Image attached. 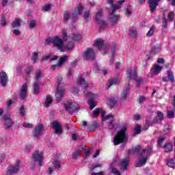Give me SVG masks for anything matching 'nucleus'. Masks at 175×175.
<instances>
[{"label": "nucleus", "instance_id": "nucleus-1", "mask_svg": "<svg viewBox=\"0 0 175 175\" xmlns=\"http://www.w3.org/2000/svg\"><path fill=\"white\" fill-rule=\"evenodd\" d=\"M128 129V124L123 123L122 129L116 133L113 137V144L114 146H119L122 143H125L126 140V130Z\"/></svg>", "mask_w": 175, "mask_h": 175}, {"label": "nucleus", "instance_id": "nucleus-2", "mask_svg": "<svg viewBox=\"0 0 175 175\" xmlns=\"http://www.w3.org/2000/svg\"><path fill=\"white\" fill-rule=\"evenodd\" d=\"M101 113V117L103 118V121H106V120H109V124H108V128L109 129L111 130L113 129V128H118L120 125L117 123H114V115L109 114L105 116L106 111L105 109H103L100 111Z\"/></svg>", "mask_w": 175, "mask_h": 175}, {"label": "nucleus", "instance_id": "nucleus-3", "mask_svg": "<svg viewBox=\"0 0 175 175\" xmlns=\"http://www.w3.org/2000/svg\"><path fill=\"white\" fill-rule=\"evenodd\" d=\"M62 77H59L57 78V91L55 94V96H56V100L57 102H61V100H62V98H64V95H65V92L66 91V90H65L64 88H61L59 87H61V84H64V82H62Z\"/></svg>", "mask_w": 175, "mask_h": 175}, {"label": "nucleus", "instance_id": "nucleus-4", "mask_svg": "<svg viewBox=\"0 0 175 175\" xmlns=\"http://www.w3.org/2000/svg\"><path fill=\"white\" fill-rule=\"evenodd\" d=\"M21 169V161L18 160L15 162L14 165L9 166L6 170V175L17 174Z\"/></svg>", "mask_w": 175, "mask_h": 175}, {"label": "nucleus", "instance_id": "nucleus-5", "mask_svg": "<svg viewBox=\"0 0 175 175\" xmlns=\"http://www.w3.org/2000/svg\"><path fill=\"white\" fill-rule=\"evenodd\" d=\"M53 46L57 47L60 51H65L66 50V46H64V42L59 37H55L53 40Z\"/></svg>", "mask_w": 175, "mask_h": 175}, {"label": "nucleus", "instance_id": "nucleus-6", "mask_svg": "<svg viewBox=\"0 0 175 175\" xmlns=\"http://www.w3.org/2000/svg\"><path fill=\"white\" fill-rule=\"evenodd\" d=\"M32 158L35 162H38V166H43V153H39V151L36 150L32 154Z\"/></svg>", "mask_w": 175, "mask_h": 175}, {"label": "nucleus", "instance_id": "nucleus-7", "mask_svg": "<svg viewBox=\"0 0 175 175\" xmlns=\"http://www.w3.org/2000/svg\"><path fill=\"white\" fill-rule=\"evenodd\" d=\"M77 83L78 85H83L81 90L84 92L85 95H86L87 96L88 95V91H87V88H88V85H87L85 79H84V78H83L81 76H79L77 80Z\"/></svg>", "mask_w": 175, "mask_h": 175}, {"label": "nucleus", "instance_id": "nucleus-8", "mask_svg": "<svg viewBox=\"0 0 175 175\" xmlns=\"http://www.w3.org/2000/svg\"><path fill=\"white\" fill-rule=\"evenodd\" d=\"M154 145L152 144H150L148 145L146 148L143 149L139 155L140 157H143L145 154H146V156L148 158H150V157H151L152 154H154Z\"/></svg>", "mask_w": 175, "mask_h": 175}, {"label": "nucleus", "instance_id": "nucleus-9", "mask_svg": "<svg viewBox=\"0 0 175 175\" xmlns=\"http://www.w3.org/2000/svg\"><path fill=\"white\" fill-rule=\"evenodd\" d=\"M65 109L68 113H76L79 110V105L68 103L64 105Z\"/></svg>", "mask_w": 175, "mask_h": 175}, {"label": "nucleus", "instance_id": "nucleus-10", "mask_svg": "<svg viewBox=\"0 0 175 175\" xmlns=\"http://www.w3.org/2000/svg\"><path fill=\"white\" fill-rule=\"evenodd\" d=\"M27 96H28V85H27V83H24L22 85L21 89L19 99H21V100H24V99H26Z\"/></svg>", "mask_w": 175, "mask_h": 175}, {"label": "nucleus", "instance_id": "nucleus-11", "mask_svg": "<svg viewBox=\"0 0 175 175\" xmlns=\"http://www.w3.org/2000/svg\"><path fill=\"white\" fill-rule=\"evenodd\" d=\"M161 0H148L150 13H154L158 8V5Z\"/></svg>", "mask_w": 175, "mask_h": 175}, {"label": "nucleus", "instance_id": "nucleus-12", "mask_svg": "<svg viewBox=\"0 0 175 175\" xmlns=\"http://www.w3.org/2000/svg\"><path fill=\"white\" fill-rule=\"evenodd\" d=\"M3 120L5 121L4 128L5 129H10L13 125V121L10 118V115L5 114L3 117Z\"/></svg>", "mask_w": 175, "mask_h": 175}, {"label": "nucleus", "instance_id": "nucleus-13", "mask_svg": "<svg viewBox=\"0 0 175 175\" xmlns=\"http://www.w3.org/2000/svg\"><path fill=\"white\" fill-rule=\"evenodd\" d=\"M52 124V128L55 129V133L59 136L62 133V126L57 121H54Z\"/></svg>", "mask_w": 175, "mask_h": 175}, {"label": "nucleus", "instance_id": "nucleus-14", "mask_svg": "<svg viewBox=\"0 0 175 175\" xmlns=\"http://www.w3.org/2000/svg\"><path fill=\"white\" fill-rule=\"evenodd\" d=\"M162 51V45L161 44H156L153 45L150 54L152 55H157V54H159Z\"/></svg>", "mask_w": 175, "mask_h": 175}, {"label": "nucleus", "instance_id": "nucleus-15", "mask_svg": "<svg viewBox=\"0 0 175 175\" xmlns=\"http://www.w3.org/2000/svg\"><path fill=\"white\" fill-rule=\"evenodd\" d=\"M43 124H38L35 129L33 130V135L35 136V137H39L40 136V134L43 131Z\"/></svg>", "mask_w": 175, "mask_h": 175}, {"label": "nucleus", "instance_id": "nucleus-16", "mask_svg": "<svg viewBox=\"0 0 175 175\" xmlns=\"http://www.w3.org/2000/svg\"><path fill=\"white\" fill-rule=\"evenodd\" d=\"M8 84V74L5 72H0V85L5 87Z\"/></svg>", "mask_w": 175, "mask_h": 175}, {"label": "nucleus", "instance_id": "nucleus-17", "mask_svg": "<svg viewBox=\"0 0 175 175\" xmlns=\"http://www.w3.org/2000/svg\"><path fill=\"white\" fill-rule=\"evenodd\" d=\"M83 12V5L79 4L77 7V10L72 14V21H76L77 20V16L81 14Z\"/></svg>", "mask_w": 175, "mask_h": 175}, {"label": "nucleus", "instance_id": "nucleus-18", "mask_svg": "<svg viewBox=\"0 0 175 175\" xmlns=\"http://www.w3.org/2000/svg\"><path fill=\"white\" fill-rule=\"evenodd\" d=\"M128 165H129V159L126 158L123 159L122 161L120 162L121 170H123V172H125V170H127Z\"/></svg>", "mask_w": 175, "mask_h": 175}, {"label": "nucleus", "instance_id": "nucleus-19", "mask_svg": "<svg viewBox=\"0 0 175 175\" xmlns=\"http://www.w3.org/2000/svg\"><path fill=\"white\" fill-rule=\"evenodd\" d=\"M129 90H131V85L128 84V85L126 87V90H124L120 94V98L122 100H125L128 97Z\"/></svg>", "mask_w": 175, "mask_h": 175}, {"label": "nucleus", "instance_id": "nucleus-20", "mask_svg": "<svg viewBox=\"0 0 175 175\" xmlns=\"http://www.w3.org/2000/svg\"><path fill=\"white\" fill-rule=\"evenodd\" d=\"M103 14V10H98V12L94 18V21L98 24L100 21H102V15Z\"/></svg>", "mask_w": 175, "mask_h": 175}, {"label": "nucleus", "instance_id": "nucleus-21", "mask_svg": "<svg viewBox=\"0 0 175 175\" xmlns=\"http://www.w3.org/2000/svg\"><path fill=\"white\" fill-rule=\"evenodd\" d=\"M137 77V74L136 73V71L135 70H129V76L127 77L129 81H131L132 79L136 80Z\"/></svg>", "mask_w": 175, "mask_h": 175}, {"label": "nucleus", "instance_id": "nucleus-22", "mask_svg": "<svg viewBox=\"0 0 175 175\" xmlns=\"http://www.w3.org/2000/svg\"><path fill=\"white\" fill-rule=\"evenodd\" d=\"M95 54H96V50L92 48H88V59L94 61L95 59Z\"/></svg>", "mask_w": 175, "mask_h": 175}, {"label": "nucleus", "instance_id": "nucleus-23", "mask_svg": "<svg viewBox=\"0 0 175 175\" xmlns=\"http://www.w3.org/2000/svg\"><path fill=\"white\" fill-rule=\"evenodd\" d=\"M94 44L96 46V47L98 49V50H102L103 49V46L105 44V41L101 39H96L94 41Z\"/></svg>", "mask_w": 175, "mask_h": 175}, {"label": "nucleus", "instance_id": "nucleus-24", "mask_svg": "<svg viewBox=\"0 0 175 175\" xmlns=\"http://www.w3.org/2000/svg\"><path fill=\"white\" fill-rule=\"evenodd\" d=\"M147 159H148V157L146 156L145 157L139 159V161L136 164V167H142V166H144V165H146L147 163Z\"/></svg>", "mask_w": 175, "mask_h": 175}, {"label": "nucleus", "instance_id": "nucleus-25", "mask_svg": "<svg viewBox=\"0 0 175 175\" xmlns=\"http://www.w3.org/2000/svg\"><path fill=\"white\" fill-rule=\"evenodd\" d=\"M68 59H69V56L68 55H64L59 57L58 60L59 67H62L64 64H65V62L68 61Z\"/></svg>", "mask_w": 175, "mask_h": 175}, {"label": "nucleus", "instance_id": "nucleus-26", "mask_svg": "<svg viewBox=\"0 0 175 175\" xmlns=\"http://www.w3.org/2000/svg\"><path fill=\"white\" fill-rule=\"evenodd\" d=\"M165 152H172L173 151V144L172 143H167L163 146Z\"/></svg>", "mask_w": 175, "mask_h": 175}, {"label": "nucleus", "instance_id": "nucleus-27", "mask_svg": "<svg viewBox=\"0 0 175 175\" xmlns=\"http://www.w3.org/2000/svg\"><path fill=\"white\" fill-rule=\"evenodd\" d=\"M110 19L111 20V25L114 27L117 23H118V20H120V15H112L110 16Z\"/></svg>", "mask_w": 175, "mask_h": 175}, {"label": "nucleus", "instance_id": "nucleus-28", "mask_svg": "<svg viewBox=\"0 0 175 175\" xmlns=\"http://www.w3.org/2000/svg\"><path fill=\"white\" fill-rule=\"evenodd\" d=\"M161 70H162V67L158 64H155L154 68H152L150 72L154 75V73H161Z\"/></svg>", "mask_w": 175, "mask_h": 175}, {"label": "nucleus", "instance_id": "nucleus-29", "mask_svg": "<svg viewBox=\"0 0 175 175\" xmlns=\"http://www.w3.org/2000/svg\"><path fill=\"white\" fill-rule=\"evenodd\" d=\"M40 92V88L39 87V81H36L33 83V94L38 95Z\"/></svg>", "mask_w": 175, "mask_h": 175}, {"label": "nucleus", "instance_id": "nucleus-30", "mask_svg": "<svg viewBox=\"0 0 175 175\" xmlns=\"http://www.w3.org/2000/svg\"><path fill=\"white\" fill-rule=\"evenodd\" d=\"M51 103H53V98L49 94L46 96V99L44 103L45 107H50Z\"/></svg>", "mask_w": 175, "mask_h": 175}, {"label": "nucleus", "instance_id": "nucleus-31", "mask_svg": "<svg viewBox=\"0 0 175 175\" xmlns=\"http://www.w3.org/2000/svg\"><path fill=\"white\" fill-rule=\"evenodd\" d=\"M89 100L96 101L98 100V94L92 92H88Z\"/></svg>", "mask_w": 175, "mask_h": 175}, {"label": "nucleus", "instance_id": "nucleus-32", "mask_svg": "<svg viewBox=\"0 0 175 175\" xmlns=\"http://www.w3.org/2000/svg\"><path fill=\"white\" fill-rule=\"evenodd\" d=\"M150 121H151V117L148 116L147 119L145 121V125L144 128V131H148V128H150L151 125Z\"/></svg>", "mask_w": 175, "mask_h": 175}, {"label": "nucleus", "instance_id": "nucleus-33", "mask_svg": "<svg viewBox=\"0 0 175 175\" xmlns=\"http://www.w3.org/2000/svg\"><path fill=\"white\" fill-rule=\"evenodd\" d=\"M167 77L170 81L174 83V75L172 70H168L167 72Z\"/></svg>", "mask_w": 175, "mask_h": 175}, {"label": "nucleus", "instance_id": "nucleus-34", "mask_svg": "<svg viewBox=\"0 0 175 175\" xmlns=\"http://www.w3.org/2000/svg\"><path fill=\"white\" fill-rule=\"evenodd\" d=\"M88 105H89L90 109V110H94V109H95V107H96L97 103H96V101L89 100L88 101Z\"/></svg>", "mask_w": 175, "mask_h": 175}, {"label": "nucleus", "instance_id": "nucleus-35", "mask_svg": "<svg viewBox=\"0 0 175 175\" xmlns=\"http://www.w3.org/2000/svg\"><path fill=\"white\" fill-rule=\"evenodd\" d=\"M166 140V137H159L157 140V147H163L162 146V144H163V142Z\"/></svg>", "mask_w": 175, "mask_h": 175}, {"label": "nucleus", "instance_id": "nucleus-36", "mask_svg": "<svg viewBox=\"0 0 175 175\" xmlns=\"http://www.w3.org/2000/svg\"><path fill=\"white\" fill-rule=\"evenodd\" d=\"M20 25H21V21H20V19L18 18H16L12 24L13 28H18Z\"/></svg>", "mask_w": 175, "mask_h": 175}, {"label": "nucleus", "instance_id": "nucleus-37", "mask_svg": "<svg viewBox=\"0 0 175 175\" xmlns=\"http://www.w3.org/2000/svg\"><path fill=\"white\" fill-rule=\"evenodd\" d=\"M134 131L135 135H140L142 133V126L136 124L134 127Z\"/></svg>", "mask_w": 175, "mask_h": 175}, {"label": "nucleus", "instance_id": "nucleus-38", "mask_svg": "<svg viewBox=\"0 0 175 175\" xmlns=\"http://www.w3.org/2000/svg\"><path fill=\"white\" fill-rule=\"evenodd\" d=\"M108 83L109 84V87H111V85H116V84H118V79H108Z\"/></svg>", "mask_w": 175, "mask_h": 175}, {"label": "nucleus", "instance_id": "nucleus-39", "mask_svg": "<svg viewBox=\"0 0 175 175\" xmlns=\"http://www.w3.org/2000/svg\"><path fill=\"white\" fill-rule=\"evenodd\" d=\"M99 114H100V108H96L93 111V114L92 115V117L93 118H96V117H98V116H99Z\"/></svg>", "mask_w": 175, "mask_h": 175}, {"label": "nucleus", "instance_id": "nucleus-40", "mask_svg": "<svg viewBox=\"0 0 175 175\" xmlns=\"http://www.w3.org/2000/svg\"><path fill=\"white\" fill-rule=\"evenodd\" d=\"M116 105L117 100L116 98H109V106L111 109H113V107H116Z\"/></svg>", "mask_w": 175, "mask_h": 175}, {"label": "nucleus", "instance_id": "nucleus-41", "mask_svg": "<svg viewBox=\"0 0 175 175\" xmlns=\"http://www.w3.org/2000/svg\"><path fill=\"white\" fill-rule=\"evenodd\" d=\"M167 165L169 167H175V162L174 159H170L167 160Z\"/></svg>", "mask_w": 175, "mask_h": 175}, {"label": "nucleus", "instance_id": "nucleus-42", "mask_svg": "<svg viewBox=\"0 0 175 175\" xmlns=\"http://www.w3.org/2000/svg\"><path fill=\"white\" fill-rule=\"evenodd\" d=\"M157 118L159 119V121L160 122L159 124H161V122H162V121H163V113L161 111H157Z\"/></svg>", "mask_w": 175, "mask_h": 175}, {"label": "nucleus", "instance_id": "nucleus-43", "mask_svg": "<svg viewBox=\"0 0 175 175\" xmlns=\"http://www.w3.org/2000/svg\"><path fill=\"white\" fill-rule=\"evenodd\" d=\"M42 77V71L40 70L37 69L36 70V81H39V79Z\"/></svg>", "mask_w": 175, "mask_h": 175}, {"label": "nucleus", "instance_id": "nucleus-44", "mask_svg": "<svg viewBox=\"0 0 175 175\" xmlns=\"http://www.w3.org/2000/svg\"><path fill=\"white\" fill-rule=\"evenodd\" d=\"M163 132L165 133V135H167V133L170 132V126L169 125V124L166 123L164 125Z\"/></svg>", "mask_w": 175, "mask_h": 175}, {"label": "nucleus", "instance_id": "nucleus-45", "mask_svg": "<svg viewBox=\"0 0 175 175\" xmlns=\"http://www.w3.org/2000/svg\"><path fill=\"white\" fill-rule=\"evenodd\" d=\"M64 46L66 47V50H72L73 47H75V43L73 42H69L67 46Z\"/></svg>", "mask_w": 175, "mask_h": 175}, {"label": "nucleus", "instance_id": "nucleus-46", "mask_svg": "<svg viewBox=\"0 0 175 175\" xmlns=\"http://www.w3.org/2000/svg\"><path fill=\"white\" fill-rule=\"evenodd\" d=\"M97 24H99L100 26V28L101 29H103V28H105V27H107V22L106 21H103V20H101L99 23H98Z\"/></svg>", "mask_w": 175, "mask_h": 175}, {"label": "nucleus", "instance_id": "nucleus-47", "mask_svg": "<svg viewBox=\"0 0 175 175\" xmlns=\"http://www.w3.org/2000/svg\"><path fill=\"white\" fill-rule=\"evenodd\" d=\"M70 18V12L69 11H66L64 14V21H68Z\"/></svg>", "mask_w": 175, "mask_h": 175}, {"label": "nucleus", "instance_id": "nucleus-48", "mask_svg": "<svg viewBox=\"0 0 175 175\" xmlns=\"http://www.w3.org/2000/svg\"><path fill=\"white\" fill-rule=\"evenodd\" d=\"M38 53L36 52H33L32 53V57H31V59L33 61V64H36V61H38Z\"/></svg>", "mask_w": 175, "mask_h": 175}, {"label": "nucleus", "instance_id": "nucleus-49", "mask_svg": "<svg viewBox=\"0 0 175 175\" xmlns=\"http://www.w3.org/2000/svg\"><path fill=\"white\" fill-rule=\"evenodd\" d=\"M71 38H72V40H75L76 42H79V40H81V36L79 34H74L72 36H71Z\"/></svg>", "mask_w": 175, "mask_h": 175}, {"label": "nucleus", "instance_id": "nucleus-50", "mask_svg": "<svg viewBox=\"0 0 175 175\" xmlns=\"http://www.w3.org/2000/svg\"><path fill=\"white\" fill-rule=\"evenodd\" d=\"M163 28H167V19H166V16L165 15V14H163Z\"/></svg>", "mask_w": 175, "mask_h": 175}, {"label": "nucleus", "instance_id": "nucleus-51", "mask_svg": "<svg viewBox=\"0 0 175 175\" xmlns=\"http://www.w3.org/2000/svg\"><path fill=\"white\" fill-rule=\"evenodd\" d=\"M154 32H155V27H152L146 33V36L148 37L152 36V35H154Z\"/></svg>", "mask_w": 175, "mask_h": 175}, {"label": "nucleus", "instance_id": "nucleus-52", "mask_svg": "<svg viewBox=\"0 0 175 175\" xmlns=\"http://www.w3.org/2000/svg\"><path fill=\"white\" fill-rule=\"evenodd\" d=\"M140 150H142V147L137 145L132 149V151L134 152L135 154H139V152H140Z\"/></svg>", "mask_w": 175, "mask_h": 175}, {"label": "nucleus", "instance_id": "nucleus-53", "mask_svg": "<svg viewBox=\"0 0 175 175\" xmlns=\"http://www.w3.org/2000/svg\"><path fill=\"white\" fill-rule=\"evenodd\" d=\"M174 111H167V118H174Z\"/></svg>", "mask_w": 175, "mask_h": 175}, {"label": "nucleus", "instance_id": "nucleus-54", "mask_svg": "<svg viewBox=\"0 0 175 175\" xmlns=\"http://www.w3.org/2000/svg\"><path fill=\"white\" fill-rule=\"evenodd\" d=\"M32 70H33V68H32V66H28L25 69V72H26L27 75L29 76L31 75V72H32Z\"/></svg>", "mask_w": 175, "mask_h": 175}, {"label": "nucleus", "instance_id": "nucleus-55", "mask_svg": "<svg viewBox=\"0 0 175 175\" xmlns=\"http://www.w3.org/2000/svg\"><path fill=\"white\" fill-rule=\"evenodd\" d=\"M36 25V21H35L34 20L30 21L29 23V27L30 29H32V28H35Z\"/></svg>", "mask_w": 175, "mask_h": 175}, {"label": "nucleus", "instance_id": "nucleus-56", "mask_svg": "<svg viewBox=\"0 0 175 175\" xmlns=\"http://www.w3.org/2000/svg\"><path fill=\"white\" fill-rule=\"evenodd\" d=\"M168 21H173V20H174V12H171L168 14Z\"/></svg>", "mask_w": 175, "mask_h": 175}, {"label": "nucleus", "instance_id": "nucleus-57", "mask_svg": "<svg viewBox=\"0 0 175 175\" xmlns=\"http://www.w3.org/2000/svg\"><path fill=\"white\" fill-rule=\"evenodd\" d=\"M80 157V151L77 150L75 152L72 154V159H77Z\"/></svg>", "mask_w": 175, "mask_h": 175}, {"label": "nucleus", "instance_id": "nucleus-58", "mask_svg": "<svg viewBox=\"0 0 175 175\" xmlns=\"http://www.w3.org/2000/svg\"><path fill=\"white\" fill-rule=\"evenodd\" d=\"M73 73V68L72 67H70L68 70L67 72V77L68 79H70V77L72 76V74Z\"/></svg>", "mask_w": 175, "mask_h": 175}, {"label": "nucleus", "instance_id": "nucleus-59", "mask_svg": "<svg viewBox=\"0 0 175 175\" xmlns=\"http://www.w3.org/2000/svg\"><path fill=\"white\" fill-rule=\"evenodd\" d=\"M111 172L114 175H121V172H120V171H118L116 167H112Z\"/></svg>", "mask_w": 175, "mask_h": 175}, {"label": "nucleus", "instance_id": "nucleus-60", "mask_svg": "<svg viewBox=\"0 0 175 175\" xmlns=\"http://www.w3.org/2000/svg\"><path fill=\"white\" fill-rule=\"evenodd\" d=\"M53 166H55V169H60L61 165L59 164V161H58V160L55 161Z\"/></svg>", "mask_w": 175, "mask_h": 175}, {"label": "nucleus", "instance_id": "nucleus-61", "mask_svg": "<svg viewBox=\"0 0 175 175\" xmlns=\"http://www.w3.org/2000/svg\"><path fill=\"white\" fill-rule=\"evenodd\" d=\"M129 31H130L131 36H132L133 38H136V35L137 34V33L136 32V30L130 29Z\"/></svg>", "mask_w": 175, "mask_h": 175}, {"label": "nucleus", "instance_id": "nucleus-62", "mask_svg": "<svg viewBox=\"0 0 175 175\" xmlns=\"http://www.w3.org/2000/svg\"><path fill=\"white\" fill-rule=\"evenodd\" d=\"M1 25L3 27H5V25H6V18H5L4 16H2L1 17Z\"/></svg>", "mask_w": 175, "mask_h": 175}, {"label": "nucleus", "instance_id": "nucleus-63", "mask_svg": "<svg viewBox=\"0 0 175 175\" xmlns=\"http://www.w3.org/2000/svg\"><path fill=\"white\" fill-rule=\"evenodd\" d=\"M23 126L25 128H32L33 126L31 123L24 122H23Z\"/></svg>", "mask_w": 175, "mask_h": 175}, {"label": "nucleus", "instance_id": "nucleus-64", "mask_svg": "<svg viewBox=\"0 0 175 175\" xmlns=\"http://www.w3.org/2000/svg\"><path fill=\"white\" fill-rule=\"evenodd\" d=\"M43 10H44V12H49V10H50V9H51V5L48 4L45 6L43 7Z\"/></svg>", "mask_w": 175, "mask_h": 175}]
</instances>
